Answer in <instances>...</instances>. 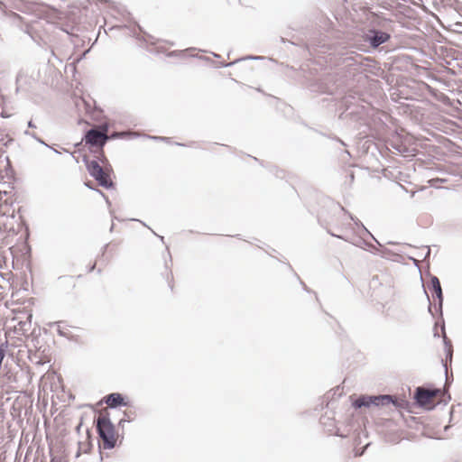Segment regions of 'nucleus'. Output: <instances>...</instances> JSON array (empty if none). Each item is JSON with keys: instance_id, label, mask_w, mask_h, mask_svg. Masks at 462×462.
I'll return each instance as SVG.
<instances>
[{"instance_id": "f257e3e1", "label": "nucleus", "mask_w": 462, "mask_h": 462, "mask_svg": "<svg viewBox=\"0 0 462 462\" xmlns=\"http://www.w3.org/2000/svg\"><path fill=\"white\" fill-rule=\"evenodd\" d=\"M26 339L28 359L36 365L49 364L52 359V346L41 337V328H33Z\"/></svg>"}, {"instance_id": "f03ea898", "label": "nucleus", "mask_w": 462, "mask_h": 462, "mask_svg": "<svg viewBox=\"0 0 462 462\" xmlns=\"http://www.w3.org/2000/svg\"><path fill=\"white\" fill-rule=\"evenodd\" d=\"M97 433L102 440V446L105 449H112L116 447V430L110 420L108 412L98 416L94 420Z\"/></svg>"}, {"instance_id": "7ed1b4c3", "label": "nucleus", "mask_w": 462, "mask_h": 462, "mask_svg": "<svg viewBox=\"0 0 462 462\" xmlns=\"http://www.w3.org/2000/svg\"><path fill=\"white\" fill-rule=\"evenodd\" d=\"M430 282L428 284V288L432 291L433 297L437 300L435 303V310L438 313V319L435 322L433 328V336L435 337H439V334L438 332V327L439 326L441 330L445 332V321L443 318V291L440 285L439 279L436 275H432L429 273Z\"/></svg>"}, {"instance_id": "20e7f679", "label": "nucleus", "mask_w": 462, "mask_h": 462, "mask_svg": "<svg viewBox=\"0 0 462 462\" xmlns=\"http://www.w3.org/2000/svg\"><path fill=\"white\" fill-rule=\"evenodd\" d=\"M392 22V20H385L381 27L379 26L380 24H378L372 25L367 28L363 34L364 42L374 50H376L383 43L388 42L392 38V33L386 25Z\"/></svg>"}, {"instance_id": "39448f33", "label": "nucleus", "mask_w": 462, "mask_h": 462, "mask_svg": "<svg viewBox=\"0 0 462 462\" xmlns=\"http://www.w3.org/2000/svg\"><path fill=\"white\" fill-rule=\"evenodd\" d=\"M108 125H102V130H97L96 128H90L86 131L82 142L89 147L90 152L102 151L106 143L116 135H107Z\"/></svg>"}, {"instance_id": "423d86ee", "label": "nucleus", "mask_w": 462, "mask_h": 462, "mask_svg": "<svg viewBox=\"0 0 462 462\" xmlns=\"http://www.w3.org/2000/svg\"><path fill=\"white\" fill-rule=\"evenodd\" d=\"M342 210L349 217V218L355 223V225L358 227H361L362 230L371 236V237L376 242L377 246L372 245L371 243L366 242L365 240L360 238L357 243H352L353 245L362 247L363 245H366L369 248V251L374 254H378L382 257H389L390 255H393V253L386 248L383 245H382L370 232L369 230L363 225V223L353 214H351L349 211L345 209L344 208H341Z\"/></svg>"}, {"instance_id": "0eeeda50", "label": "nucleus", "mask_w": 462, "mask_h": 462, "mask_svg": "<svg viewBox=\"0 0 462 462\" xmlns=\"http://www.w3.org/2000/svg\"><path fill=\"white\" fill-rule=\"evenodd\" d=\"M355 101V97L351 95L343 97L341 106L344 107V111L339 116L341 119H349L356 123H361L365 120L367 114L366 108Z\"/></svg>"}, {"instance_id": "6e6552de", "label": "nucleus", "mask_w": 462, "mask_h": 462, "mask_svg": "<svg viewBox=\"0 0 462 462\" xmlns=\"http://www.w3.org/2000/svg\"><path fill=\"white\" fill-rule=\"evenodd\" d=\"M12 311L14 314L12 320L16 322L14 326V332L27 337L32 329V310L26 307H18Z\"/></svg>"}, {"instance_id": "1a4fd4ad", "label": "nucleus", "mask_w": 462, "mask_h": 462, "mask_svg": "<svg viewBox=\"0 0 462 462\" xmlns=\"http://www.w3.org/2000/svg\"><path fill=\"white\" fill-rule=\"evenodd\" d=\"M9 18L11 19L14 26H15L19 31L27 34L34 43L42 46V39L36 28L38 25L37 22H26L23 17L14 12L10 13Z\"/></svg>"}, {"instance_id": "9d476101", "label": "nucleus", "mask_w": 462, "mask_h": 462, "mask_svg": "<svg viewBox=\"0 0 462 462\" xmlns=\"http://www.w3.org/2000/svg\"><path fill=\"white\" fill-rule=\"evenodd\" d=\"M437 393V391H429L424 390L421 387H417L414 392V401L415 403L427 411H433L439 404L443 403V405H447L448 402L451 400V396L449 393H447V398L443 400V402H433L432 398Z\"/></svg>"}, {"instance_id": "9b49d317", "label": "nucleus", "mask_w": 462, "mask_h": 462, "mask_svg": "<svg viewBox=\"0 0 462 462\" xmlns=\"http://www.w3.org/2000/svg\"><path fill=\"white\" fill-rule=\"evenodd\" d=\"M309 88L312 92L334 95L338 91L339 84L337 83L336 76L327 75L311 82Z\"/></svg>"}, {"instance_id": "f8f14e48", "label": "nucleus", "mask_w": 462, "mask_h": 462, "mask_svg": "<svg viewBox=\"0 0 462 462\" xmlns=\"http://www.w3.org/2000/svg\"><path fill=\"white\" fill-rule=\"evenodd\" d=\"M373 401L374 407H385L393 404L396 408H403L406 405V402L404 400L390 394L373 395Z\"/></svg>"}, {"instance_id": "ddd939ff", "label": "nucleus", "mask_w": 462, "mask_h": 462, "mask_svg": "<svg viewBox=\"0 0 462 462\" xmlns=\"http://www.w3.org/2000/svg\"><path fill=\"white\" fill-rule=\"evenodd\" d=\"M124 28L128 30V34L131 37L135 38L139 42H149L151 44L156 43L155 38L144 32L137 23H134L133 26H124Z\"/></svg>"}, {"instance_id": "4468645a", "label": "nucleus", "mask_w": 462, "mask_h": 462, "mask_svg": "<svg viewBox=\"0 0 462 462\" xmlns=\"http://www.w3.org/2000/svg\"><path fill=\"white\" fill-rule=\"evenodd\" d=\"M103 402L106 404L109 409H116L118 407H128L129 402L126 397L120 393H112L106 394L103 398Z\"/></svg>"}, {"instance_id": "2eb2a0df", "label": "nucleus", "mask_w": 462, "mask_h": 462, "mask_svg": "<svg viewBox=\"0 0 462 462\" xmlns=\"http://www.w3.org/2000/svg\"><path fill=\"white\" fill-rule=\"evenodd\" d=\"M112 171H109L108 168H105L102 172H99L96 176L93 177V179L98 183L99 186L106 189H111L115 188V182L112 180L110 173Z\"/></svg>"}, {"instance_id": "dca6fc26", "label": "nucleus", "mask_w": 462, "mask_h": 462, "mask_svg": "<svg viewBox=\"0 0 462 462\" xmlns=\"http://www.w3.org/2000/svg\"><path fill=\"white\" fill-rule=\"evenodd\" d=\"M91 438H92L91 431L89 429H87L86 430V440L79 441V443H78L79 448L76 453V457H79L81 455V453H88L92 449L93 444H92Z\"/></svg>"}, {"instance_id": "f3484780", "label": "nucleus", "mask_w": 462, "mask_h": 462, "mask_svg": "<svg viewBox=\"0 0 462 462\" xmlns=\"http://www.w3.org/2000/svg\"><path fill=\"white\" fill-rule=\"evenodd\" d=\"M441 332H442L444 350H445V355H446L445 360H442L441 362H442V365H443L445 370L447 371V363L448 362L451 363V360H452L453 346H452L451 340L446 335V331L443 332L441 330Z\"/></svg>"}, {"instance_id": "a211bd4d", "label": "nucleus", "mask_w": 462, "mask_h": 462, "mask_svg": "<svg viewBox=\"0 0 462 462\" xmlns=\"http://www.w3.org/2000/svg\"><path fill=\"white\" fill-rule=\"evenodd\" d=\"M83 162L85 163V166L92 178L105 170V168L99 164L98 161L89 160L87 156L83 157Z\"/></svg>"}, {"instance_id": "6ab92c4d", "label": "nucleus", "mask_w": 462, "mask_h": 462, "mask_svg": "<svg viewBox=\"0 0 462 462\" xmlns=\"http://www.w3.org/2000/svg\"><path fill=\"white\" fill-rule=\"evenodd\" d=\"M373 395L362 394L352 402L355 409L370 408L373 406Z\"/></svg>"}, {"instance_id": "aec40b11", "label": "nucleus", "mask_w": 462, "mask_h": 462, "mask_svg": "<svg viewBox=\"0 0 462 462\" xmlns=\"http://www.w3.org/2000/svg\"><path fill=\"white\" fill-rule=\"evenodd\" d=\"M368 60L367 58L365 59L362 55H356V56H350L346 57L345 59V61L346 62L347 66L354 67L356 69L357 67H360L363 65V60Z\"/></svg>"}, {"instance_id": "412c9836", "label": "nucleus", "mask_w": 462, "mask_h": 462, "mask_svg": "<svg viewBox=\"0 0 462 462\" xmlns=\"http://www.w3.org/2000/svg\"><path fill=\"white\" fill-rule=\"evenodd\" d=\"M263 57L261 56H247V57H245V58H241V59H237L235 61L233 62H230V63H225V62H218L217 64L215 65L216 68H226V67H229V66H232L233 64L235 63H237L241 60H262Z\"/></svg>"}, {"instance_id": "4be33fe9", "label": "nucleus", "mask_w": 462, "mask_h": 462, "mask_svg": "<svg viewBox=\"0 0 462 462\" xmlns=\"http://www.w3.org/2000/svg\"><path fill=\"white\" fill-rule=\"evenodd\" d=\"M99 155L97 157V161H98L99 164L102 163L103 168H108L110 171H113L111 165L107 158L106 157L104 151H99Z\"/></svg>"}, {"instance_id": "5701e85b", "label": "nucleus", "mask_w": 462, "mask_h": 462, "mask_svg": "<svg viewBox=\"0 0 462 462\" xmlns=\"http://www.w3.org/2000/svg\"><path fill=\"white\" fill-rule=\"evenodd\" d=\"M85 186L88 188L89 189L97 191L98 194H100L106 200V204L110 207L111 202L108 199V197L100 189H96L91 181L85 182Z\"/></svg>"}, {"instance_id": "b1692460", "label": "nucleus", "mask_w": 462, "mask_h": 462, "mask_svg": "<svg viewBox=\"0 0 462 462\" xmlns=\"http://www.w3.org/2000/svg\"><path fill=\"white\" fill-rule=\"evenodd\" d=\"M8 350V341L0 342V367L2 366L3 360L5 357Z\"/></svg>"}, {"instance_id": "393cba45", "label": "nucleus", "mask_w": 462, "mask_h": 462, "mask_svg": "<svg viewBox=\"0 0 462 462\" xmlns=\"http://www.w3.org/2000/svg\"><path fill=\"white\" fill-rule=\"evenodd\" d=\"M0 142L4 146L7 147L14 142V139L12 137H6L5 139L2 138Z\"/></svg>"}, {"instance_id": "a878e982", "label": "nucleus", "mask_w": 462, "mask_h": 462, "mask_svg": "<svg viewBox=\"0 0 462 462\" xmlns=\"http://www.w3.org/2000/svg\"><path fill=\"white\" fill-rule=\"evenodd\" d=\"M423 289H425V288L423 287ZM424 293H425V295H426V297H427V300H428V301H429L428 311L431 314V316H432L433 318H436L435 314H434V313H433V311H432V304H431V302H430V297H429V295H428V293H427L426 290H424Z\"/></svg>"}, {"instance_id": "bb28decb", "label": "nucleus", "mask_w": 462, "mask_h": 462, "mask_svg": "<svg viewBox=\"0 0 462 462\" xmlns=\"http://www.w3.org/2000/svg\"><path fill=\"white\" fill-rule=\"evenodd\" d=\"M172 280H173V275H172V273L170 272V273L167 274V282H168V285H169L171 291H173Z\"/></svg>"}, {"instance_id": "cd10ccee", "label": "nucleus", "mask_w": 462, "mask_h": 462, "mask_svg": "<svg viewBox=\"0 0 462 462\" xmlns=\"http://www.w3.org/2000/svg\"><path fill=\"white\" fill-rule=\"evenodd\" d=\"M328 233L331 236H334V237H337V238H339V239H342L346 242H348V239L346 237V236H343L341 235H337V234H334L333 232H331L330 230H328Z\"/></svg>"}, {"instance_id": "c85d7f7f", "label": "nucleus", "mask_w": 462, "mask_h": 462, "mask_svg": "<svg viewBox=\"0 0 462 462\" xmlns=\"http://www.w3.org/2000/svg\"><path fill=\"white\" fill-rule=\"evenodd\" d=\"M148 138L152 139V140H158V141L170 140V137H164V136H151V135H148Z\"/></svg>"}, {"instance_id": "c756f323", "label": "nucleus", "mask_w": 462, "mask_h": 462, "mask_svg": "<svg viewBox=\"0 0 462 462\" xmlns=\"http://www.w3.org/2000/svg\"><path fill=\"white\" fill-rule=\"evenodd\" d=\"M23 134H24L25 135H28V136H30V137L33 138L34 140H36V138L38 137V135H37L35 133L31 132V131H29V130H25Z\"/></svg>"}, {"instance_id": "7c9ffc66", "label": "nucleus", "mask_w": 462, "mask_h": 462, "mask_svg": "<svg viewBox=\"0 0 462 462\" xmlns=\"http://www.w3.org/2000/svg\"><path fill=\"white\" fill-rule=\"evenodd\" d=\"M51 454V461L50 462H61V458L58 457L56 456H53L51 453V450L50 451Z\"/></svg>"}, {"instance_id": "2f4dec72", "label": "nucleus", "mask_w": 462, "mask_h": 462, "mask_svg": "<svg viewBox=\"0 0 462 462\" xmlns=\"http://www.w3.org/2000/svg\"><path fill=\"white\" fill-rule=\"evenodd\" d=\"M328 137H329V138H331V139H333V140H335V141H337V142H338V143H339L340 144H342L343 146H346V143H345L343 140H341L339 137H337V136H333V137L328 136Z\"/></svg>"}, {"instance_id": "473e14b6", "label": "nucleus", "mask_w": 462, "mask_h": 462, "mask_svg": "<svg viewBox=\"0 0 462 462\" xmlns=\"http://www.w3.org/2000/svg\"><path fill=\"white\" fill-rule=\"evenodd\" d=\"M126 421H127V422H131V421H132V420H125V418H123V419H121V420H119V422H118V426L123 428V427H124L125 422H126Z\"/></svg>"}, {"instance_id": "72a5a7b5", "label": "nucleus", "mask_w": 462, "mask_h": 462, "mask_svg": "<svg viewBox=\"0 0 462 462\" xmlns=\"http://www.w3.org/2000/svg\"><path fill=\"white\" fill-rule=\"evenodd\" d=\"M303 290L309 293L313 292L316 296V299L318 300L317 293L315 291H311L307 285H304Z\"/></svg>"}, {"instance_id": "f704fd0d", "label": "nucleus", "mask_w": 462, "mask_h": 462, "mask_svg": "<svg viewBox=\"0 0 462 462\" xmlns=\"http://www.w3.org/2000/svg\"><path fill=\"white\" fill-rule=\"evenodd\" d=\"M36 141H37L39 143L45 145L46 147H50V145H48V144H47V143H45V142H44L41 137H39V136L36 138Z\"/></svg>"}, {"instance_id": "c9c22d12", "label": "nucleus", "mask_w": 462, "mask_h": 462, "mask_svg": "<svg viewBox=\"0 0 462 462\" xmlns=\"http://www.w3.org/2000/svg\"><path fill=\"white\" fill-rule=\"evenodd\" d=\"M27 125L29 128H36V125L32 122V120L28 121Z\"/></svg>"}, {"instance_id": "e433bc0d", "label": "nucleus", "mask_w": 462, "mask_h": 462, "mask_svg": "<svg viewBox=\"0 0 462 462\" xmlns=\"http://www.w3.org/2000/svg\"><path fill=\"white\" fill-rule=\"evenodd\" d=\"M295 276L297 277V279H298V280H299V282H300V285H301V287L303 288V287H304V285H306V284H305V282H304L300 278V276H299L297 273H295Z\"/></svg>"}, {"instance_id": "4c0bfd02", "label": "nucleus", "mask_w": 462, "mask_h": 462, "mask_svg": "<svg viewBox=\"0 0 462 462\" xmlns=\"http://www.w3.org/2000/svg\"><path fill=\"white\" fill-rule=\"evenodd\" d=\"M81 427H82V421H80V422L77 425V427H76V431H77L78 433H79Z\"/></svg>"}, {"instance_id": "58836bf2", "label": "nucleus", "mask_w": 462, "mask_h": 462, "mask_svg": "<svg viewBox=\"0 0 462 462\" xmlns=\"http://www.w3.org/2000/svg\"><path fill=\"white\" fill-rule=\"evenodd\" d=\"M411 260H412L413 263L419 267V261L413 257H410Z\"/></svg>"}, {"instance_id": "ea45409f", "label": "nucleus", "mask_w": 462, "mask_h": 462, "mask_svg": "<svg viewBox=\"0 0 462 462\" xmlns=\"http://www.w3.org/2000/svg\"><path fill=\"white\" fill-rule=\"evenodd\" d=\"M430 248H428V249H427V252H426V254H425V256H424V259L429 258V257H430Z\"/></svg>"}, {"instance_id": "a19ab883", "label": "nucleus", "mask_w": 462, "mask_h": 462, "mask_svg": "<svg viewBox=\"0 0 462 462\" xmlns=\"http://www.w3.org/2000/svg\"><path fill=\"white\" fill-rule=\"evenodd\" d=\"M348 176H349L350 180H351V181H353V180H354V178H355L354 172H353V171H350V173H349V175H348Z\"/></svg>"}, {"instance_id": "79ce46f5", "label": "nucleus", "mask_w": 462, "mask_h": 462, "mask_svg": "<svg viewBox=\"0 0 462 462\" xmlns=\"http://www.w3.org/2000/svg\"><path fill=\"white\" fill-rule=\"evenodd\" d=\"M107 247H108V244H106V245L103 246L102 255H104V254H105V253H106V251Z\"/></svg>"}, {"instance_id": "37998d69", "label": "nucleus", "mask_w": 462, "mask_h": 462, "mask_svg": "<svg viewBox=\"0 0 462 462\" xmlns=\"http://www.w3.org/2000/svg\"><path fill=\"white\" fill-rule=\"evenodd\" d=\"M153 234H154L155 236H157L162 243H164V237H163V236H158L155 232H153Z\"/></svg>"}, {"instance_id": "c03bdc74", "label": "nucleus", "mask_w": 462, "mask_h": 462, "mask_svg": "<svg viewBox=\"0 0 462 462\" xmlns=\"http://www.w3.org/2000/svg\"><path fill=\"white\" fill-rule=\"evenodd\" d=\"M95 267H96V263H94L93 265H91V266L89 267L88 272H92V271H94Z\"/></svg>"}, {"instance_id": "a18cd8bd", "label": "nucleus", "mask_w": 462, "mask_h": 462, "mask_svg": "<svg viewBox=\"0 0 462 462\" xmlns=\"http://www.w3.org/2000/svg\"><path fill=\"white\" fill-rule=\"evenodd\" d=\"M133 220L134 221H138V222L142 223L143 226H147L145 223H143V221H141L139 219L134 218Z\"/></svg>"}, {"instance_id": "49530a36", "label": "nucleus", "mask_w": 462, "mask_h": 462, "mask_svg": "<svg viewBox=\"0 0 462 462\" xmlns=\"http://www.w3.org/2000/svg\"><path fill=\"white\" fill-rule=\"evenodd\" d=\"M49 148H50V149H51L54 152H56V153H60V152H59V151H57L56 149H54V148H52V147H51V146H50Z\"/></svg>"}, {"instance_id": "de8ad7c7", "label": "nucleus", "mask_w": 462, "mask_h": 462, "mask_svg": "<svg viewBox=\"0 0 462 462\" xmlns=\"http://www.w3.org/2000/svg\"><path fill=\"white\" fill-rule=\"evenodd\" d=\"M58 332H59V335H60V336H62V337H63V336H65V334L63 333V331H61V330H60V329H59V330H58Z\"/></svg>"}, {"instance_id": "09e8293b", "label": "nucleus", "mask_w": 462, "mask_h": 462, "mask_svg": "<svg viewBox=\"0 0 462 462\" xmlns=\"http://www.w3.org/2000/svg\"><path fill=\"white\" fill-rule=\"evenodd\" d=\"M33 300H34V299H33V298H30V299L28 300V302H29V303H32V302H33Z\"/></svg>"}, {"instance_id": "8fccbe9b", "label": "nucleus", "mask_w": 462, "mask_h": 462, "mask_svg": "<svg viewBox=\"0 0 462 462\" xmlns=\"http://www.w3.org/2000/svg\"><path fill=\"white\" fill-rule=\"evenodd\" d=\"M387 244H388V245H396V243H395V242H393V241H389V242H387Z\"/></svg>"}, {"instance_id": "3c124183", "label": "nucleus", "mask_w": 462, "mask_h": 462, "mask_svg": "<svg viewBox=\"0 0 462 462\" xmlns=\"http://www.w3.org/2000/svg\"><path fill=\"white\" fill-rule=\"evenodd\" d=\"M176 55V51H172L171 52V54H169V56H175Z\"/></svg>"}, {"instance_id": "603ef678", "label": "nucleus", "mask_w": 462, "mask_h": 462, "mask_svg": "<svg viewBox=\"0 0 462 462\" xmlns=\"http://www.w3.org/2000/svg\"><path fill=\"white\" fill-rule=\"evenodd\" d=\"M317 133H319L320 135H323V136H327L325 134L321 133V132H319L317 130H315Z\"/></svg>"}, {"instance_id": "864d4df0", "label": "nucleus", "mask_w": 462, "mask_h": 462, "mask_svg": "<svg viewBox=\"0 0 462 462\" xmlns=\"http://www.w3.org/2000/svg\"><path fill=\"white\" fill-rule=\"evenodd\" d=\"M176 145L184 146L183 143H176Z\"/></svg>"}, {"instance_id": "5fc2aeb1", "label": "nucleus", "mask_w": 462, "mask_h": 462, "mask_svg": "<svg viewBox=\"0 0 462 462\" xmlns=\"http://www.w3.org/2000/svg\"><path fill=\"white\" fill-rule=\"evenodd\" d=\"M148 229H149L150 231H152V233L154 232L151 226H148Z\"/></svg>"}, {"instance_id": "6e6d98bb", "label": "nucleus", "mask_w": 462, "mask_h": 462, "mask_svg": "<svg viewBox=\"0 0 462 462\" xmlns=\"http://www.w3.org/2000/svg\"><path fill=\"white\" fill-rule=\"evenodd\" d=\"M148 229H149L150 231H152V233L154 232L151 226H148Z\"/></svg>"}, {"instance_id": "4d7b16f0", "label": "nucleus", "mask_w": 462, "mask_h": 462, "mask_svg": "<svg viewBox=\"0 0 462 462\" xmlns=\"http://www.w3.org/2000/svg\"><path fill=\"white\" fill-rule=\"evenodd\" d=\"M148 229H149L150 231H152V233L154 232L151 226H148Z\"/></svg>"}, {"instance_id": "13d9d810", "label": "nucleus", "mask_w": 462, "mask_h": 462, "mask_svg": "<svg viewBox=\"0 0 462 462\" xmlns=\"http://www.w3.org/2000/svg\"><path fill=\"white\" fill-rule=\"evenodd\" d=\"M163 142H164V143H170V142H171V139H170V140H164Z\"/></svg>"}, {"instance_id": "bf43d9fd", "label": "nucleus", "mask_w": 462, "mask_h": 462, "mask_svg": "<svg viewBox=\"0 0 462 462\" xmlns=\"http://www.w3.org/2000/svg\"><path fill=\"white\" fill-rule=\"evenodd\" d=\"M103 460V457H102V454L100 453V461L102 462Z\"/></svg>"}, {"instance_id": "052dcab7", "label": "nucleus", "mask_w": 462, "mask_h": 462, "mask_svg": "<svg viewBox=\"0 0 462 462\" xmlns=\"http://www.w3.org/2000/svg\"><path fill=\"white\" fill-rule=\"evenodd\" d=\"M114 228V224H112L110 230L112 231Z\"/></svg>"}, {"instance_id": "680f3d73", "label": "nucleus", "mask_w": 462, "mask_h": 462, "mask_svg": "<svg viewBox=\"0 0 462 462\" xmlns=\"http://www.w3.org/2000/svg\"><path fill=\"white\" fill-rule=\"evenodd\" d=\"M97 273H99V274L101 273V269L97 270Z\"/></svg>"}, {"instance_id": "e2e57ef3", "label": "nucleus", "mask_w": 462, "mask_h": 462, "mask_svg": "<svg viewBox=\"0 0 462 462\" xmlns=\"http://www.w3.org/2000/svg\"><path fill=\"white\" fill-rule=\"evenodd\" d=\"M169 258H170V260L171 261V254H170V253H169Z\"/></svg>"}]
</instances>
